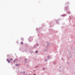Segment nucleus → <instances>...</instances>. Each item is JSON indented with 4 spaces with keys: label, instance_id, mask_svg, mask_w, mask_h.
<instances>
[{
    "label": "nucleus",
    "instance_id": "1",
    "mask_svg": "<svg viewBox=\"0 0 75 75\" xmlns=\"http://www.w3.org/2000/svg\"><path fill=\"white\" fill-rule=\"evenodd\" d=\"M7 61L8 62V63H10V60H9L8 59H7Z\"/></svg>",
    "mask_w": 75,
    "mask_h": 75
},
{
    "label": "nucleus",
    "instance_id": "2",
    "mask_svg": "<svg viewBox=\"0 0 75 75\" xmlns=\"http://www.w3.org/2000/svg\"><path fill=\"white\" fill-rule=\"evenodd\" d=\"M17 60H14V62H17Z\"/></svg>",
    "mask_w": 75,
    "mask_h": 75
},
{
    "label": "nucleus",
    "instance_id": "3",
    "mask_svg": "<svg viewBox=\"0 0 75 75\" xmlns=\"http://www.w3.org/2000/svg\"><path fill=\"white\" fill-rule=\"evenodd\" d=\"M10 61H11L12 60H13V59H12V58H11L10 59Z\"/></svg>",
    "mask_w": 75,
    "mask_h": 75
},
{
    "label": "nucleus",
    "instance_id": "4",
    "mask_svg": "<svg viewBox=\"0 0 75 75\" xmlns=\"http://www.w3.org/2000/svg\"><path fill=\"white\" fill-rule=\"evenodd\" d=\"M36 53H38V51H37L36 52Z\"/></svg>",
    "mask_w": 75,
    "mask_h": 75
},
{
    "label": "nucleus",
    "instance_id": "5",
    "mask_svg": "<svg viewBox=\"0 0 75 75\" xmlns=\"http://www.w3.org/2000/svg\"><path fill=\"white\" fill-rule=\"evenodd\" d=\"M21 44H23V42H21Z\"/></svg>",
    "mask_w": 75,
    "mask_h": 75
},
{
    "label": "nucleus",
    "instance_id": "6",
    "mask_svg": "<svg viewBox=\"0 0 75 75\" xmlns=\"http://www.w3.org/2000/svg\"><path fill=\"white\" fill-rule=\"evenodd\" d=\"M34 75H36V74H34Z\"/></svg>",
    "mask_w": 75,
    "mask_h": 75
},
{
    "label": "nucleus",
    "instance_id": "7",
    "mask_svg": "<svg viewBox=\"0 0 75 75\" xmlns=\"http://www.w3.org/2000/svg\"><path fill=\"white\" fill-rule=\"evenodd\" d=\"M34 47H35V46H34Z\"/></svg>",
    "mask_w": 75,
    "mask_h": 75
}]
</instances>
